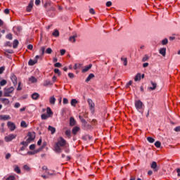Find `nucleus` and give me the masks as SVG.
Instances as JSON below:
<instances>
[{"label": "nucleus", "mask_w": 180, "mask_h": 180, "mask_svg": "<svg viewBox=\"0 0 180 180\" xmlns=\"http://www.w3.org/2000/svg\"><path fill=\"white\" fill-rule=\"evenodd\" d=\"M23 169H24L25 171H27V172L30 171V167L28 165H25L23 166Z\"/></svg>", "instance_id": "nucleus-45"}, {"label": "nucleus", "mask_w": 180, "mask_h": 180, "mask_svg": "<svg viewBox=\"0 0 180 180\" xmlns=\"http://www.w3.org/2000/svg\"><path fill=\"white\" fill-rule=\"evenodd\" d=\"M55 74H58V75L60 77L61 75V72H60V70L58 68L54 69Z\"/></svg>", "instance_id": "nucleus-38"}, {"label": "nucleus", "mask_w": 180, "mask_h": 180, "mask_svg": "<svg viewBox=\"0 0 180 180\" xmlns=\"http://www.w3.org/2000/svg\"><path fill=\"white\" fill-rule=\"evenodd\" d=\"M89 13H91V15H95V10L94 8H90Z\"/></svg>", "instance_id": "nucleus-53"}, {"label": "nucleus", "mask_w": 180, "mask_h": 180, "mask_svg": "<svg viewBox=\"0 0 180 180\" xmlns=\"http://www.w3.org/2000/svg\"><path fill=\"white\" fill-rule=\"evenodd\" d=\"M78 131H79V127H75L72 130V133L74 135L77 134V133H78Z\"/></svg>", "instance_id": "nucleus-23"}, {"label": "nucleus", "mask_w": 180, "mask_h": 180, "mask_svg": "<svg viewBox=\"0 0 180 180\" xmlns=\"http://www.w3.org/2000/svg\"><path fill=\"white\" fill-rule=\"evenodd\" d=\"M49 103H51V105H56V97H54V96L49 98Z\"/></svg>", "instance_id": "nucleus-18"}, {"label": "nucleus", "mask_w": 180, "mask_h": 180, "mask_svg": "<svg viewBox=\"0 0 180 180\" xmlns=\"http://www.w3.org/2000/svg\"><path fill=\"white\" fill-rule=\"evenodd\" d=\"M4 13L6 15H9V13H11V11H9V8H6L4 11Z\"/></svg>", "instance_id": "nucleus-47"}, {"label": "nucleus", "mask_w": 180, "mask_h": 180, "mask_svg": "<svg viewBox=\"0 0 180 180\" xmlns=\"http://www.w3.org/2000/svg\"><path fill=\"white\" fill-rule=\"evenodd\" d=\"M149 57L147 55H145L144 57L142 58V61L143 63H146V61H147V60H148Z\"/></svg>", "instance_id": "nucleus-44"}, {"label": "nucleus", "mask_w": 180, "mask_h": 180, "mask_svg": "<svg viewBox=\"0 0 180 180\" xmlns=\"http://www.w3.org/2000/svg\"><path fill=\"white\" fill-rule=\"evenodd\" d=\"M82 123H84V124H86V120L85 119L82 118L81 116L79 117Z\"/></svg>", "instance_id": "nucleus-49"}, {"label": "nucleus", "mask_w": 180, "mask_h": 180, "mask_svg": "<svg viewBox=\"0 0 180 180\" xmlns=\"http://www.w3.org/2000/svg\"><path fill=\"white\" fill-rule=\"evenodd\" d=\"M92 68V64H89V65H86L84 67V68L82 70V72H86L89 71Z\"/></svg>", "instance_id": "nucleus-14"}, {"label": "nucleus", "mask_w": 180, "mask_h": 180, "mask_svg": "<svg viewBox=\"0 0 180 180\" xmlns=\"http://www.w3.org/2000/svg\"><path fill=\"white\" fill-rule=\"evenodd\" d=\"M27 49H28V50H33V45L29 44V45L27 46Z\"/></svg>", "instance_id": "nucleus-58"}, {"label": "nucleus", "mask_w": 180, "mask_h": 180, "mask_svg": "<svg viewBox=\"0 0 180 180\" xmlns=\"http://www.w3.org/2000/svg\"><path fill=\"white\" fill-rule=\"evenodd\" d=\"M7 126L10 129V130L11 131H13L15 129H16V126L15 125V124L12 122H8L7 123Z\"/></svg>", "instance_id": "nucleus-7"}, {"label": "nucleus", "mask_w": 180, "mask_h": 180, "mask_svg": "<svg viewBox=\"0 0 180 180\" xmlns=\"http://www.w3.org/2000/svg\"><path fill=\"white\" fill-rule=\"evenodd\" d=\"M19 46V41L18 39L14 40L13 44V49H16Z\"/></svg>", "instance_id": "nucleus-26"}, {"label": "nucleus", "mask_w": 180, "mask_h": 180, "mask_svg": "<svg viewBox=\"0 0 180 180\" xmlns=\"http://www.w3.org/2000/svg\"><path fill=\"white\" fill-rule=\"evenodd\" d=\"M147 140L149 141V143H154V141H155V139H154L153 137H148Z\"/></svg>", "instance_id": "nucleus-40"}, {"label": "nucleus", "mask_w": 180, "mask_h": 180, "mask_svg": "<svg viewBox=\"0 0 180 180\" xmlns=\"http://www.w3.org/2000/svg\"><path fill=\"white\" fill-rule=\"evenodd\" d=\"M53 36H54L55 37H58V36H60V32H58V30H55V31L53 32Z\"/></svg>", "instance_id": "nucleus-28"}, {"label": "nucleus", "mask_w": 180, "mask_h": 180, "mask_svg": "<svg viewBox=\"0 0 180 180\" xmlns=\"http://www.w3.org/2000/svg\"><path fill=\"white\" fill-rule=\"evenodd\" d=\"M150 167L152 168V169H153V171H155V172H157L158 171V169H160V168H158V165H157L156 162H153Z\"/></svg>", "instance_id": "nucleus-8"}, {"label": "nucleus", "mask_w": 180, "mask_h": 180, "mask_svg": "<svg viewBox=\"0 0 180 180\" xmlns=\"http://www.w3.org/2000/svg\"><path fill=\"white\" fill-rule=\"evenodd\" d=\"M20 82L18 83V86L17 88V91H22V87H20Z\"/></svg>", "instance_id": "nucleus-60"}, {"label": "nucleus", "mask_w": 180, "mask_h": 180, "mask_svg": "<svg viewBox=\"0 0 180 180\" xmlns=\"http://www.w3.org/2000/svg\"><path fill=\"white\" fill-rule=\"evenodd\" d=\"M122 61H123L124 65H127V58L122 57L121 58Z\"/></svg>", "instance_id": "nucleus-32"}, {"label": "nucleus", "mask_w": 180, "mask_h": 180, "mask_svg": "<svg viewBox=\"0 0 180 180\" xmlns=\"http://www.w3.org/2000/svg\"><path fill=\"white\" fill-rule=\"evenodd\" d=\"M41 117L42 120H46V119H49V117H50L49 115H47V114L44 113L41 115Z\"/></svg>", "instance_id": "nucleus-29"}, {"label": "nucleus", "mask_w": 180, "mask_h": 180, "mask_svg": "<svg viewBox=\"0 0 180 180\" xmlns=\"http://www.w3.org/2000/svg\"><path fill=\"white\" fill-rule=\"evenodd\" d=\"M30 142H28L27 141V139L26 140V141H22V142H21V144L22 145V146H24V147H27V145L30 143Z\"/></svg>", "instance_id": "nucleus-41"}, {"label": "nucleus", "mask_w": 180, "mask_h": 180, "mask_svg": "<svg viewBox=\"0 0 180 180\" xmlns=\"http://www.w3.org/2000/svg\"><path fill=\"white\" fill-rule=\"evenodd\" d=\"M44 86H49V85H51V82L50 80H46L44 82Z\"/></svg>", "instance_id": "nucleus-34"}, {"label": "nucleus", "mask_w": 180, "mask_h": 180, "mask_svg": "<svg viewBox=\"0 0 180 180\" xmlns=\"http://www.w3.org/2000/svg\"><path fill=\"white\" fill-rule=\"evenodd\" d=\"M75 123H76V122H75V119H74V117H70V126H75Z\"/></svg>", "instance_id": "nucleus-25"}, {"label": "nucleus", "mask_w": 180, "mask_h": 180, "mask_svg": "<svg viewBox=\"0 0 180 180\" xmlns=\"http://www.w3.org/2000/svg\"><path fill=\"white\" fill-rule=\"evenodd\" d=\"M33 5H34L33 1H30L26 9L27 12H30L32 9H33Z\"/></svg>", "instance_id": "nucleus-10"}, {"label": "nucleus", "mask_w": 180, "mask_h": 180, "mask_svg": "<svg viewBox=\"0 0 180 180\" xmlns=\"http://www.w3.org/2000/svg\"><path fill=\"white\" fill-rule=\"evenodd\" d=\"M14 91H15V88L13 86L4 88V96L8 97V98L12 96V94H13Z\"/></svg>", "instance_id": "nucleus-2"}, {"label": "nucleus", "mask_w": 180, "mask_h": 180, "mask_svg": "<svg viewBox=\"0 0 180 180\" xmlns=\"http://www.w3.org/2000/svg\"><path fill=\"white\" fill-rule=\"evenodd\" d=\"M174 131H176V132L180 131V126L176 127V128H174Z\"/></svg>", "instance_id": "nucleus-61"}, {"label": "nucleus", "mask_w": 180, "mask_h": 180, "mask_svg": "<svg viewBox=\"0 0 180 180\" xmlns=\"http://www.w3.org/2000/svg\"><path fill=\"white\" fill-rule=\"evenodd\" d=\"M48 130L51 131V134H54V133H56V129L53 127H51V125L48 127Z\"/></svg>", "instance_id": "nucleus-21"}, {"label": "nucleus", "mask_w": 180, "mask_h": 180, "mask_svg": "<svg viewBox=\"0 0 180 180\" xmlns=\"http://www.w3.org/2000/svg\"><path fill=\"white\" fill-rule=\"evenodd\" d=\"M89 106V110H91V113H95V103L92 101V99L89 98L87 100Z\"/></svg>", "instance_id": "nucleus-3"}, {"label": "nucleus", "mask_w": 180, "mask_h": 180, "mask_svg": "<svg viewBox=\"0 0 180 180\" xmlns=\"http://www.w3.org/2000/svg\"><path fill=\"white\" fill-rule=\"evenodd\" d=\"M160 54H162L163 57H165L167 54V48H162L159 50Z\"/></svg>", "instance_id": "nucleus-11"}, {"label": "nucleus", "mask_w": 180, "mask_h": 180, "mask_svg": "<svg viewBox=\"0 0 180 180\" xmlns=\"http://www.w3.org/2000/svg\"><path fill=\"white\" fill-rule=\"evenodd\" d=\"M40 98V94L38 93H34L32 94V98L34 99V101H37Z\"/></svg>", "instance_id": "nucleus-13"}, {"label": "nucleus", "mask_w": 180, "mask_h": 180, "mask_svg": "<svg viewBox=\"0 0 180 180\" xmlns=\"http://www.w3.org/2000/svg\"><path fill=\"white\" fill-rule=\"evenodd\" d=\"M133 84V81L130 80L127 84V88H129V86H130V85H131Z\"/></svg>", "instance_id": "nucleus-56"}, {"label": "nucleus", "mask_w": 180, "mask_h": 180, "mask_svg": "<svg viewBox=\"0 0 180 180\" xmlns=\"http://www.w3.org/2000/svg\"><path fill=\"white\" fill-rule=\"evenodd\" d=\"M155 146L157 147V148H160V147H161V142H160L159 141H157L155 143Z\"/></svg>", "instance_id": "nucleus-39"}, {"label": "nucleus", "mask_w": 180, "mask_h": 180, "mask_svg": "<svg viewBox=\"0 0 180 180\" xmlns=\"http://www.w3.org/2000/svg\"><path fill=\"white\" fill-rule=\"evenodd\" d=\"M40 0H36L35 1V5H37V6H39V5H40Z\"/></svg>", "instance_id": "nucleus-63"}, {"label": "nucleus", "mask_w": 180, "mask_h": 180, "mask_svg": "<svg viewBox=\"0 0 180 180\" xmlns=\"http://www.w3.org/2000/svg\"><path fill=\"white\" fill-rule=\"evenodd\" d=\"M65 49H61L60 50V56H64V54H65Z\"/></svg>", "instance_id": "nucleus-54"}, {"label": "nucleus", "mask_w": 180, "mask_h": 180, "mask_svg": "<svg viewBox=\"0 0 180 180\" xmlns=\"http://www.w3.org/2000/svg\"><path fill=\"white\" fill-rule=\"evenodd\" d=\"M162 44L163 46H165V44H168V39H165L162 41Z\"/></svg>", "instance_id": "nucleus-46"}, {"label": "nucleus", "mask_w": 180, "mask_h": 180, "mask_svg": "<svg viewBox=\"0 0 180 180\" xmlns=\"http://www.w3.org/2000/svg\"><path fill=\"white\" fill-rule=\"evenodd\" d=\"M68 77L69 78H74V73H71V72L68 73Z\"/></svg>", "instance_id": "nucleus-59"}, {"label": "nucleus", "mask_w": 180, "mask_h": 180, "mask_svg": "<svg viewBox=\"0 0 180 180\" xmlns=\"http://www.w3.org/2000/svg\"><path fill=\"white\" fill-rule=\"evenodd\" d=\"M14 171L17 174H20V172H21L20 168L18 166H15V167L14 168Z\"/></svg>", "instance_id": "nucleus-33"}, {"label": "nucleus", "mask_w": 180, "mask_h": 180, "mask_svg": "<svg viewBox=\"0 0 180 180\" xmlns=\"http://www.w3.org/2000/svg\"><path fill=\"white\" fill-rule=\"evenodd\" d=\"M45 53H46V54H51V53H53V49H51V48H48Z\"/></svg>", "instance_id": "nucleus-37"}, {"label": "nucleus", "mask_w": 180, "mask_h": 180, "mask_svg": "<svg viewBox=\"0 0 180 180\" xmlns=\"http://www.w3.org/2000/svg\"><path fill=\"white\" fill-rule=\"evenodd\" d=\"M141 73L136 74V75L134 77L135 82H137V81H141Z\"/></svg>", "instance_id": "nucleus-19"}, {"label": "nucleus", "mask_w": 180, "mask_h": 180, "mask_svg": "<svg viewBox=\"0 0 180 180\" xmlns=\"http://www.w3.org/2000/svg\"><path fill=\"white\" fill-rule=\"evenodd\" d=\"M151 85L153 87H149L150 91H154L157 88V84L154 83L153 81L150 82Z\"/></svg>", "instance_id": "nucleus-17"}, {"label": "nucleus", "mask_w": 180, "mask_h": 180, "mask_svg": "<svg viewBox=\"0 0 180 180\" xmlns=\"http://www.w3.org/2000/svg\"><path fill=\"white\" fill-rule=\"evenodd\" d=\"M92 78H95V75L94 73H91L88 77L86 79V82H89L92 79Z\"/></svg>", "instance_id": "nucleus-16"}, {"label": "nucleus", "mask_w": 180, "mask_h": 180, "mask_svg": "<svg viewBox=\"0 0 180 180\" xmlns=\"http://www.w3.org/2000/svg\"><path fill=\"white\" fill-rule=\"evenodd\" d=\"M34 154H36L35 151H28L27 152L28 155H34Z\"/></svg>", "instance_id": "nucleus-50"}, {"label": "nucleus", "mask_w": 180, "mask_h": 180, "mask_svg": "<svg viewBox=\"0 0 180 180\" xmlns=\"http://www.w3.org/2000/svg\"><path fill=\"white\" fill-rule=\"evenodd\" d=\"M77 103H78V101H77V99H72L70 104L72 106H75V105H77Z\"/></svg>", "instance_id": "nucleus-27"}, {"label": "nucleus", "mask_w": 180, "mask_h": 180, "mask_svg": "<svg viewBox=\"0 0 180 180\" xmlns=\"http://www.w3.org/2000/svg\"><path fill=\"white\" fill-rule=\"evenodd\" d=\"M46 113L49 117L53 116V111H51V108H50V107H47Z\"/></svg>", "instance_id": "nucleus-24"}, {"label": "nucleus", "mask_w": 180, "mask_h": 180, "mask_svg": "<svg viewBox=\"0 0 180 180\" xmlns=\"http://www.w3.org/2000/svg\"><path fill=\"white\" fill-rule=\"evenodd\" d=\"M30 81H31V82H32L33 84H34V82H37V79H35V77L33 76L30 78Z\"/></svg>", "instance_id": "nucleus-36"}, {"label": "nucleus", "mask_w": 180, "mask_h": 180, "mask_svg": "<svg viewBox=\"0 0 180 180\" xmlns=\"http://www.w3.org/2000/svg\"><path fill=\"white\" fill-rule=\"evenodd\" d=\"M20 126H21V127L26 128V127H27V124L26 123V122L22 121L20 123Z\"/></svg>", "instance_id": "nucleus-35"}, {"label": "nucleus", "mask_w": 180, "mask_h": 180, "mask_svg": "<svg viewBox=\"0 0 180 180\" xmlns=\"http://www.w3.org/2000/svg\"><path fill=\"white\" fill-rule=\"evenodd\" d=\"M65 136L68 137L69 139L71 137V130L68 129L65 131Z\"/></svg>", "instance_id": "nucleus-30"}, {"label": "nucleus", "mask_w": 180, "mask_h": 180, "mask_svg": "<svg viewBox=\"0 0 180 180\" xmlns=\"http://www.w3.org/2000/svg\"><path fill=\"white\" fill-rule=\"evenodd\" d=\"M41 142H42V140L41 139H40L38 142H37V146H41Z\"/></svg>", "instance_id": "nucleus-64"}, {"label": "nucleus", "mask_w": 180, "mask_h": 180, "mask_svg": "<svg viewBox=\"0 0 180 180\" xmlns=\"http://www.w3.org/2000/svg\"><path fill=\"white\" fill-rule=\"evenodd\" d=\"M45 51H46V47L44 46L41 47L39 52L41 53V56L44 55Z\"/></svg>", "instance_id": "nucleus-31"}, {"label": "nucleus", "mask_w": 180, "mask_h": 180, "mask_svg": "<svg viewBox=\"0 0 180 180\" xmlns=\"http://www.w3.org/2000/svg\"><path fill=\"white\" fill-rule=\"evenodd\" d=\"M11 81L14 85L18 84V77L15 75L11 76Z\"/></svg>", "instance_id": "nucleus-15"}, {"label": "nucleus", "mask_w": 180, "mask_h": 180, "mask_svg": "<svg viewBox=\"0 0 180 180\" xmlns=\"http://www.w3.org/2000/svg\"><path fill=\"white\" fill-rule=\"evenodd\" d=\"M36 148V145L32 144L30 146V150H34Z\"/></svg>", "instance_id": "nucleus-55"}, {"label": "nucleus", "mask_w": 180, "mask_h": 180, "mask_svg": "<svg viewBox=\"0 0 180 180\" xmlns=\"http://www.w3.org/2000/svg\"><path fill=\"white\" fill-rule=\"evenodd\" d=\"M143 106H144V104H143L141 101L138 100L135 101V108L137 110H141V109H143Z\"/></svg>", "instance_id": "nucleus-5"}, {"label": "nucleus", "mask_w": 180, "mask_h": 180, "mask_svg": "<svg viewBox=\"0 0 180 180\" xmlns=\"http://www.w3.org/2000/svg\"><path fill=\"white\" fill-rule=\"evenodd\" d=\"M67 146V141L64 139L62 136L59 137L57 140V142L55 143L53 148L56 153H58L59 154L63 152V149L61 148L65 147Z\"/></svg>", "instance_id": "nucleus-1"}, {"label": "nucleus", "mask_w": 180, "mask_h": 180, "mask_svg": "<svg viewBox=\"0 0 180 180\" xmlns=\"http://www.w3.org/2000/svg\"><path fill=\"white\" fill-rule=\"evenodd\" d=\"M6 39H8L9 40H12V34H8L6 36Z\"/></svg>", "instance_id": "nucleus-51"}, {"label": "nucleus", "mask_w": 180, "mask_h": 180, "mask_svg": "<svg viewBox=\"0 0 180 180\" xmlns=\"http://www.w3.org/2000/svg\"><path fill=\"white\" fill-rule=\"evenodd\" d=\"M6 180H15V176H9Z\"/></svg>", "instance_id": "nucleus-52"}, {"label": "nucleus", "mask_w": 180, "mask_h": 180, "mask_svg": "<svg viewBox=\"0 0 180 180\" xmlns=\"http://www.w3.org/2000/svg\"><path fill=\"white\" fill-rule=\"evenodd\" d=\"M54 67H56L57 68H61V67H63V65H61V63H56L54 64Z\"/></svg>", "instance_id": "nucleus-42"}, {"label": "nucleus", "mask_w": 180, "mask_h": 180, "mask_svg": "<svg viewBox=\"0 0 180 180\" xmlns=\"http://www.w3.org/2000/svg\"><path fill=\"white\" fill-rule=\"evenodd\" d=\"M4 71H5V66L0 68V74H4Z\"/></svg>", "instance_id": "nucleus-48"}, {"label": "nucleus", "mask_w": 180, "mask_h": 180, "mask_svg": "<svg viewBox=\"0 0 180 180\" xmlns=\"http://www.w3.org/2000/svg\"><path fill=\"white\" fill-rule=\"evenodd\" d=\"M0 120H11V116L7 115H0Z\"/></svg>", "instance_id": "nucleus-12"}, {"label": "nucleus", "mask_w": 180, "mask_h": 180, "mask_svg": "<svg viewBox=\"0 0 180 180\" xmlns=\"http://www.w3.org/2000/svg\"><path fill=\"white\" fill-rule=\"evenodd\" d=\"M29 65H34V64H37V59L32 60L30 59L28 62Z\"/></svg>", "instance_id": "nucleus-22"}, {"label": "nucleus", "mask_w": 180, "mask_h": 180, "mask_svg": "<svg viewBox=\"0 0 180 180\" xmlns=\"http://www.w3.org/2000/svg\"><path fill=\"white\" fill-rule=\"evenodd\" d=\"M6 84H7V82L5 79H3L1 82H0V85L1 86H4V85H6Z\"/></svg>", "instance_id": "nucleus-43"}, {"label": "nucleus", "mask_w": 180, "mask_h": 180, "mask_svg": "<svg viewBox=\"0 0 180 180\" xmlns=\"http://www.w3.org/2000/svg\"><path fill=\"white\" fill-rule=\"evenodd\" d=\"M27 136H28V139H27V142L28 143H32V141H33V140H34V139H36V133L34 132V131L33 132H28Z\"/></svg>", "instance_id": "nucleus-4"}, {"label": "nucleus", "mask_w": 180, "mask_h": 180, "mask_svg": "<svg viewBox=\"0 0 180 180\" xmlns=\"http://www.w3.org/2000/svg\"><path fill=\"white\" fill-rule=\"evenodd\" d=\"M106 6L109 7V6H112V1H108L106 3Z\"/></svg>", "instance_id": "nucleus-62"}, {"label": "nucleus", "mask_w": 180, "mask_h": 180, "mask_svg": "<svg viewBox=\"0 0 180 180\" xmlns=\"http://www.w3.org/2000/svg\"><path fill=\"white\" fill-rule=\"evenodd\" d=\"M75 39H77V34H75L73 36L70 37L69 41H71L72 43H75Z\"/></svg>", "instance_id": "nucleus-20"}, {"label": "nucleus", "mask_w": 180, "mask_h": 180, "mask_svg": "<svg viewBox=\"0 0 180 180\" xmlns=\"http://www.w3.org/2000/svg\"><path fill=\"white\" fill-rule=\"evenodd\" d=\"M14 139H16V134H9L5 136L4 140L6 143H9V141H12Z\"/></svg>", "instance_id": "nucleus-6"}, {"label": "nucleus", "mask_w": 180, "mask_h": 180, "mask_svg": "<svg viewBox=\"0 0 180 180\" xmlns=\"http://www.w3.org/2000/svg\"><path fill=\"white\" fill-rule=\"evenodd\" d=\"M63 103L64 105H67L68 103V98H63Z\"/></svg>", "instance_id": "nucleus-57"}, {"label": "nucleus", "mask_w": 180, "mask_h": 180, "mask_svg": "<svg viewBox=\"0 0 180 180\" xmlns=\"http://www.w3.org/2000/svg\"><path fill=\"white\" fill-rule=\"evenodd\" d=\"M0 101L4 103V105H8L11 104V101L8 98H1Z\"/></svg>", "instance_id": "nucleus-9"}]
</instances>
